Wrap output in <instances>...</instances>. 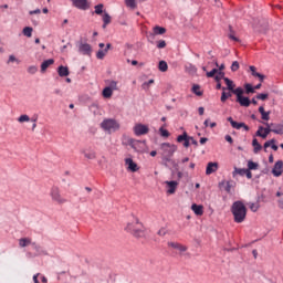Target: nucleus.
<instances>
[{
    "mask_svg": "<svg viewBox=\"0 0 283 283\" xmlns=\"http://www.w3.org/2000/svg\"><path fill=\"white\" fill-rule=\"evenodd\" d=\"M224 78H227V77L224 76V72H223V71H218V72H217V75L214 76V81H216L217 83H220L221 81H224Z\"/></svg>",
    "mask_w": 283,
    "mask_h": 283,
    "instance_id": "c9c22d12",
    "label": "nucleus"
},
{
    "mask_svg": "<svg viewBox=\"0 0 283 283\" xmlns=\"http://www.w3.org/2000/svg\"><path fill=\"white\" fill-rule=\"evenodd\" d=\"M101 127L104 132H116V129L120 128V125L116 119L107 118L101 123Z\"/></svg>",
    "mask_w": 283,
    "mask_h": 283,
    "instance_id": "39448f33",
    "label": "nucleus"
},
{
    "mask_svg": "<svg viewBox=\"0 0 283 283\" xmlns=\"http://www.w3.org/2000/svg\"><path fill=\"white\" fill-rule=\"evenodd\" d=\"M198 112H199V116H203L205 115V107H199L198 108Z\"/></svg>",
    "mask_w": 283,
    "mask_h": 283,
    "instance_id": "69168bd1",
    "label": "nucleus"
},
{
    "mask_svg": "<svg viewBox=\"0 0 283 283\" xmlns=\"http://www.w3.org/2000/svg\"><path fill=\"white\" fill-rule=\"evenodd\" d=\"M261 118L262 120H270L271 119V112H264V113H261Z\"/></svg>",
    "mask_w": 283,
    "mask_h": 283,
    "instance_id": "09e8293b",
    "label": "nucleus"
},
{
    "mask_svg": "<svg viewBox=\"0 0 283 283\" xmlns=\"http://www.w3.org/2000/svg\"><path fill=\"white\" fill-rule=\"evenodd\" d=\"M231 213L234 218V222L242 224V222L247 220V206L240 200L234 201L231 206Z\"/></svg>",
    "mask_w": 283,
    "mask_h": 283,
    "instance_id": "f257e3e1",
    "label": "nucleus"
},
{
    "mask_svg": "<svg viewBox=\"0 0 283 283\" xmlns=\"http://www.w3.org/2000/svg\"><path fill=\"white\" fill-rule=\"evenodd\" d=\"M216 90H223V92H226L227 87H222V83L217 82Z\"/></svg>",
    "mask_w": 283,
    "mask_h": 283,
    "instance_id": "e2e57ef3",
    "label": "nucleus"
},
{
    "mask_svg": "<svg viewBox=\"0 0 283 283\" xmlns=\"http://www.w3.org/2000/svg\"><path fill=\"white\" fill-rule=\"evenodd\" d=\"M125 164L127 165L129 171L136 172L138 170V164L132 158H126Z\"/></svg>",
    "mask_w": 283,
    "mask_h": 283,
    "instance_id": "aec40b11",
    "label": "nucleus"
},
{
    "mask_svg": "<svg viewBox=\"0 0 283 283\" xmlns=\"http://www.w3.org/2000/svg\"><path fill=\"white\" fill-rule=\"evenodd\" d=\"M258 101H266L269 98V93H260L256 95Z\"/></svg>",
    "mask_w": 283,
    "mask_h": 283,
    "instance_id": "de8ad7c7",
    "label": "nucleus"
},
{
    "mask_svg": "<svg viewBox=\"0 0 283 283\" xmlns=\"http://www.w3.org/2000/svg\"><path fill=\"white\" fill-rule=\"evenodd\" d=\"M32 32H33V29L32 27H25L23 30H22V34L24 36H28L30 39V36H32Z\"/></svg>",
    "mask_w": 283,
    "mask_h": 283,
    "instance_id": "58836bf2",
    "label": "nucleus"
},
{
    "mask_svg": "<svg viewBox=\"0 0 283 283\" xmlns=\"http://www.w3.org/2000/svg\"><path fill=\"white\" fill-rule=\"evenodd\" d=\"M167 185V193L170 196L176 193V189H178V181L171 180V181H166Z\"/></svg>",
    "mask_w": 283,
    "mask_h": 283,
    "instance_id": "dca6fc26",
    "label": "nucleus"
},
{
    "mask_svg": "<svg viewBox=\"0 0 283 283\" xmlns=\"http://www.w3.org/2000/svg\"><path fill=\"white\" fill-rule=\"evenodd\" d=\"M260 167V164L253 161V160H249L248 161V168L250 171H255L258 168Z\"/></svg>",
    "mask_w": 283,
    "mask_h": 283,
    "instance_id": "7c9ffc66",
    "label": "nucleus"
},
{
    "mask_svg": "<svg viewBox=\"0 0 283 283\" xmlns=\"http://www.w3.org/2000/svg\"><path fill=\"white\" fill-rule=\"evenodd\" d=\"M218 72H219L218 69H212L211 71L206 73V76L208 78H216V75L218 74Z\"/></svg>",
    "mask_w": 283,
    "mask_h": 283,
    "instance_id": "79ce46f5",
    "label": "nucleus"
},
{
    "mask_svg": "<svg viewBox=\"0 0 283 283\" xmlns=\"http://www.w3.org/2000/svg\"><path fill=\"white\" fill-rule=\"evenodd\" d=\"M135 136H145V134H149V127L144 124H137L134 127Z\"/></svg>",
    "mask_w": 283,
    "mask_h": 283,
    "instance_id": "9b49d317",
    "label": "nucleus"
},
{
    "mask_svg": "<svg viewBox=\"0 0 283 283\" xmlns=\"http://www.w3.org/2000/svg\"><path fill=\"white\" fill-rule=\"evenodd\" d=\"M50 65H54V59L44 60L41 64V72H45Z\"/></svg>",
    "mask_w": 283,
    "mask_h": 283,
    "instance_id": "a878e982",
    "label": "nucleus"
},
{
    "mask_svg": "<svg viewBox=\"0 0 283 283\" xmlns=\"http://www.w3.org/2000/svg\"><path fill=\"white\" fill-rule=\"evenodd\" d=\"M78 52L83 54V56H92V45L87 42H78Z\"/></svg>",
    "mask_w": 283,
    "mask_h": 283,
    "instance_id": "0eeeda50",
    "label": "nucleus"
},
{
    "mask_svg": "<svg viewBox=\"0 0 283 283\" xmlns=\"http://www.w3.org/2000/svg\"><path fill=\"white\" fill-rule=\"evenodd\" d=\"M250 72H251L252 76H258L256 74H260V73H258L255 66H250Z\"/></svg>",
    "mask_w": 283,
    "mask_h": 283,
    "instance_id": "4d7b16f0",
    "label": "nucleus"
},
{
    "mask_svg": "<svg viewBox=\"0 0 283 283\" xmlns=\"http://www.w3.org/2000/svg\"><path fill=\"white\" fill-rule=\"evenodd\" d=\"M252 147H253L254 154H260V151H262V144L258 142V138H253Z\"/></svg>",
    "mask_w": 283,
    "mask_h": 283,
    "instance_id": "393cba45",
    "label": "nucleus"
},
{
    "mask_svg": "<svg viewBox=\"0 0 283 283\" xmlns=\"http://www.w3.org/2000/svg\"><path fill=\"white\" fill-rule=\"evenodd\" d=\"M160 149L163 151V160L165 163H171V158L174 157V154H176L178 147L174 144L163 143Z\"/></svg>",
    "mask_w": 283,
    "mask_h": 283,
    "instance_id": "f03ea898",
    "label": "nucleus"
},
{
    "mask_svg": "<svg viewBox=\"0 0 283 283\" xmlns=\"http://www.w3.org/2000/svg\"><path fill=\"white\" fill-rule=\"evenodd\" d=\"M228 123H230L231 127L233 129H244V132H249V126L244 122H235L233 117L227 118Z\"/></svg>",
    "mask_w": 283,
    "mask_h": 283,
    "instance_id": "1a4fd4ad",
    "label": "nucleus"
},
{
    "mask_svg": "<svg viewBox=\"0 0 283 283\" xmlns=\"http://www.w3.org/2000/svg\"><path fill=\"white\" fill-rule=\"evenodd\" d=\"M224 139L227 140V143H230V145H233V137H231V135H226Z\"/></svg>",
    "mask_w": 283,
    "mask_h": 283,
    "instance_id": "13d9d810",
    "label": "nucleus"
},
{
    "mask_svg": "<svg viewBox=\"0 0 283 283\" xmlns=\"http://www.w3.org/2000/svg\"><path fill=\"white\" fill-rule=\"evenodd\" d=\"M57 74H59V76H61V78H63L65 76H70V69L67 66L60 65L57 67Z\"/></svg>",
    "mask_w": 283,
    "mask_h": 283,
    "instance_id": "5701e85b",
    "label": "nucleus"
},
{
    "mask_svg": "<svg viewBox=\"0 0 283 283\" xmlns=\"http://www.w3.org/2000/svg\"><path fill=\"white\" fill-rule=\"evenodd\" d=\"M244 94H255V88H254L253 84H251V83L244 84Z\"/></svg>",
    "mask_w": 283,
    "mask_h": 283,
    "instance_id": "cd10ccee",
    "label": "nucleus"
},
{
    "mask_svg": "<svg viewBox=\"0 0 283 283\" xmlns=\"http://www.w3.org/2000/svg\"><path fill=\"white\" fill-rule=\"evenodd\" d=\"M81 154H83L87 160H94V158H96V151L92 150V148L82 149Z\"/></svg>",
    "mask_w": 283,
    "mask_h": 283,
    "instance_id": "412c9836",
    "label": "nucleus"
},
{
    "mask_svg": "<svg viewBox=\"0 0 283 283\" xmlns=\"http://www.w3.org/2000/svg\"><path fill=\"white\" fill-rule=\"evenodd\" d=\"M150 85H154V80H149L148 82H144L142 84V90H145V92H147L149 90Z\"/></svg>",
    "mask_w": 283,
    "mask_h": 283,
    "instance_id": "37998d69",
    "label": "nucleus"
},
{
    "mask_svg": "<svg viewBox=\"0 0 283 283\" xmlns=\"http://www.w3.org/2000/svg\"><path fill=\"white\" fill-rule=\"evenodd\" d=\"M271 127H272V133L273 134H279L280 136H282V134H283V122H281V123H271Z\"/></svg>",
    "mask_w": 283,
    "mask_h": 283,
    "instance_id": "a211bd4d",
    "label": "nucleus"
},
{
    "mask_svg": "<svg viewBox=\"0 0 283 283\" xmlns=\"http://www.w3.org/2000/svg\"><path fill=\"white\" fill-rule=\"evenodd\" d=\"M228 36L231 39V41H235L237 43L240 42V39L231 33Z\"/></svg>",
    "mask_w": 283,
    "mask_h": 283,
    "instance_id": "052dcab7",
    "label": "nucleus"
},
{
    "mask_svg": "<svg viewBox=\"0 0 283 283\" xmlns=\"http://www.w3.org/2000/svg\"><path fill=\"white\" fill-rule=\"evenodd\" d=\"M29 14L30 15H32V14H41V9L31 10V11H29Z\"/></svg>",
    "mask_w": 283,
    "mask_h": 283,
    "instance_id": "680f3d73",
    "label": "nucleus"
},
{
    "mask_svg": "<svg viewBox=\"0 0 283 283\" xmlns=\"http://www.w3.org/2000/svg\"><path fill=\"white\" fill-rule=\"evenodd\" d=\"M128 8H136V0H125Z\"/></svg>",
    "mask_w": 283,
    "mask_h": 283,
    "instance_id": "603ef678",
    "label": "nucleus"
},
{
    "mask_svg": "<svg viewBox=\"0 0 283 283\" xmlns=\"http://www.w3.org/2000/svg\"><path fill=\"white\" fill-rule=\"evenodd\" d=\"M191 210L193 211V213L196 216H202V213H205V208L201 205H198V203H193L191 206Z\"/></svg>",
    "mask_w": 283,
    "mask_h": 283,
    "instance_id": "b1692460",
    "label": "nucleus"
},
{
    "mask_svg": "<svg viewBox=\"0 0 283 283\" xmlns=\"http://www.w3.org/2000/svg\"><path fill=\"white\" fill-rule=\"evenodd\" d=\"M114 94V91L109 88L108 86L104 87L102 95L104 98H112V95Z\"/></svg>",
    "mask_w": 283,
    "mask_h": 283,
    "instance_id": "c85d7f7f",
    "label": "nucleus"
},
{
    "mask_svg": "<svg viewBox=\"0 0 283 283\" xmlns=\"http://www.w3.org/2000/svg\"><path fill=\"white\" fill-rule=\"evenodd\" d=\"M126 231H132L135 238H143L145 235V232H143V230L132 228V223L127 224Z\"/></svg>",
    "mask_w": 283,
    "mask_h": 283,
    "instance_id": "6ab92c4d",
    "label": "nucleus"
},
{
    "mask_svg": "<svg viewBox=\"0 0 283 283\" xmlns=\"http://www.w3.org/2000/svg\"><path fill=\"white\" fill-rule=\"evenodd\" d=\"M186 72H188V74H196V72H198V69H196V66L193 64H186Z\"/></svg>",
    "mask_w": 283,
    "mask_h": 283,
    "instance_id": "f704fd0d",
    "label": "nucleus"
},
{
    "mask_svg": "<svg viewBox=\"0 0 283 283\" xmlns=\"http://www.w3.org/2000/svg\"><path fill=\"white\" fill-rule=\"evenodd\" d=\"M277 205H279V209H282L283 210V198H280L277 200Z\"/></svg>",
    "mask_w": 283,
    "mask_h": 283,
    "instance_id": "0e129e2a",
    "label": "nucleus"
},
{
    "mask_svg": "<svg viewBox=\"0 0 283 283\" xmlns=\"http://www.w3.org/2000/svg\"><path fill=\"white\" fill-rule=\"evenodd\" d=\"M168 247H170L171 249H176L177 251H180V253H185V251H187V247L178 243V242H168Z\"/></svg>",
    "mask_w": 283,
    "mask_h": 283,
    "instance_id": "4be33fe9",
    "label": "nucleus"
},
{
    "mask_svg": "<svg viewBox=\"0 0 283 283\" xmlns=\"http://www.w3.org/2000/svg\"><path fill=\"white\" fill-rule=\"evenodd\" d=\"M273 143H275V139H270V140L265 142L263 145L264 151H266V149H269V147H271V145H273Z\"/></svg>",
    "mask_w": 283,
    "mask_h": 283,
    "instance_id": "864d4df0",
    "label": "nucleus"
},
{
    "mask_svg": "<svg viewBox=\"0 0 283 283\" xmlns=\"http://www.w3.org/2000/svg\"><path fill=\"white\" fill-rule=\"evenodd\" d=\"M219 189L221 191H226L228 193H231V189H235V181L233 180H222L219 182Z\"/></svg>",
    "mask_w": 283,
    "mask_h": 283,
    "instance_id": "6e6552de",
    "label": "nucleus"
},
{
    "mask_svg": "<svg viewBox=\"0 0 283 283\" xmlns=\"http://www.w3.org/2000/svg\"><path fill=\"white\" fill-rule=\"evenodd\" d=\"M192 92L196 94V96H202V91H200V85L198 84L192 85Z\"/></svg>",
    "mask_w": 283,
    "mask_h": 283,
    "instance_id": "a19ab883",
    "label": "nucleus"
},
{
    "mask_svg": "<svg viewBox=\"0 0 283 283\" xmlns=\"http://www.w3.org/2000/svg\"><path fill=\"white\" fill-rule=\"evenodd\" d=\"M51 197H52V200H54L59 205H63V203L67 202V200H65L63 197H61V192L59 191V188H56V187H53L51 189Z\"/></svg>",
    "mask_w": 283,
    "mask_h": 283,
    "instance_id": "9d476101",
    "label": "nucleus"
},
{
    "mask_svg": "<svg viewBox=\"0 0 283 283\" xmlns=\"http://www.w3.org/2000/svg\"><path fill=\"white\" fill-rule=\"evenodd\" d=\"M191 136L187 134V132H184L181 135L177 137V143H184V147H189L191 145Z\"/></svg>",
    "mask_w": 283,
    "mask_h": 283,
    "instance_id": "ddd939ff",
    "label": "nucleus"
},
{
    "mask_svg": "<svg viewBox=\"0 0 283 283\" xmlns=\"http://www.w3.org/2000/svg\"><path fill=\"white\" fill-rule=\"evenodd\" d=\"M255 77L259 78L260 83H264V78H265L264 74L259 73V74H256Z\"/></svg>",
    "mask_w": 283,
    "mask_h": 283,
    "instance_id": "bf43d9fd",
    "label": "nucleus"
},
{
    "mask_svg": "<svg viewBox=\"0 0 283 283\" xmlns=\"http://www.w3.org/2000/svg\"><path fill=\"white\" fill-rule=\"evenodd\" d=\"M234 96L237 97L235 102L239 103L241 107L251 106V98L244 96V88L237 90Z\"/></svg>",
    "mask_w": 283,
    "mask_h": 283,
    "instance_id": "20e7f679",
    "label": "nucleus"
},
{
    "mask_svg": "<svg viewBox=\"0 0 283 283\" xmlns=\"http://www.w3.org/2000/svg\"><path fill=\"white\" fill-rule=\"evenodd\" d=\"M107 87H109V90H112L114 92V91L118 90V82L108 81V86Z\"/></svg>",
    "mask_w": 283,
    "mask_h": 283,
    "instance_id": "c03bdc74",
    "label": "nucleus"
},
{
    "mask_svg": "<svg viewBox=\"0 0 283 283\" xmlns=\"http://www.w3.org/2000/svg\"><path fill=\"white\" fill-rule=\"evenodd\" d=\"M18 122H19V123H30V116H28L27 114H23V115H21V116L18 118Z\"/></svg>",
    "mask_w": 283,
    "mask_h": 283,
    "instance_id": "a18cd8bd",
    "label": "nucleus"
},
{
    "mask_svg": "<svg viewBox=\"0 0 283 283\" xmlns=\"http://www.w3.org/2000/svg\"><path fill=\"white\" fill-rule=\"evenodd\" d=\"M224 83H226V85H227V88H226V90H228L229 92H231V94H234V96H235V92H237L238 90H242V86H239V87L235 88V84H234L233 81H232L231 78H229V77H224Z\"/></svg>",
    "mask_w": 283,
    "mask_h": 283,
    "instance_id": "4468645a",
    "label": "nucleus"
},
{
    "mask_svg": "<svg viewBox=\"0 0 283 283\" xmlns=\"http://www.w3.org/2000/svg\"><path fill=\"white\" fill-rule=\"evenodd\" d=\"M220 101H221V103H227V101H229L228 97H227V92L223 91L221 93Z\"/></svg>",
    "mask_w": 283,
    "mask_h": 283,
    "instance_id": "5fc2aeb1",
    "label": "nucleus"
},
{
    "mask_svg": "<svg viewBox=\"0 0 283 283\" xmlns=\"http://www.w3.org/2000/svg\"><path fill=\"white\" fill-rule=\"evenodd\" d=\"M156 48L158 50H165V48H167V42L165 40H159L156 42Z\"/></svg>",
    "mask_w": 283,
    "mask_h": 283,
    "instance_id": "ea45409f",
    "label": "nucleus"
},
{
    "mask_svg": "<svg viewBox=\"0 0 283 283\" xmlns=\"http://www.w3.org/2000/svg\"><path fill=\"white\" fill-rule=\"evenodd\" d=\"M158 70L159 72H167V70H169V65L167 64V62H165V60L159 61Z\"/></svg>",
    "mask_w": 283,
    "mask_h": 283,
    "instance_id": "c756f323",
    "label": "nucleus"
},
{
    "mask_svg": "<svg viewBox=\"0 0 283 283\" xmlns=\"http://www.w3.org/2000/svg\"><path fill=\"white\" fill-rule=\"evenodd\" d=\"M245 172L247 168L234 167V170L232 171V178H235V176H244Z\"/></svg>",
    "mask_w": 283,
    "mask_h": 283,
    "instance_id": "bb28decb",
    "label": "nucleus"
},
{
    "mask_svg": "<svg viewBox=\"0 0 283 283\" xmlns=\"http://www.w3.org/2000/svg\"><path fill=\"white\" fill-rule=\"evenodd\" d=\"M33 247H34L35 251H38L39 253H45L44 251H41V247L35 245L34 243H33Z\"/></svg>",
    "mask_w": 283,
    "mask_h": 283,
    "instance_id": "338daca9",
    "label": "nucleus"
},
{
    "mask_svg": "<svg viewBox=\"0 0 283 283\" xmlns=\"http://www.w3.org/2000/svg\"><path fill=\"white\" fill-rule=\"evenodd\" d=\"M159 134L163 138H169V130L165 129L164 127L159 128Z\"/></svg>",
    "mask_w": 283,
    "mask_h": 283,
    "instance_id": "49530a36",
    "label": "nucleus"
},
{
    "mask_svg": "<svg viewBox=\"0 0 283 283\" xmlns=\"http://www.w3.org/2000/svg\"><path fill=\"white\" fill-rule=\"evenodd\" d=\"M128 143H129V146L133 149H135V151H140V149H138V145H139L140 140L129 139Z\"/></svg>",
    "mask_w": 283,
    "mask_h": 283,
    "instance_id": "473e14b6",
    "label": "nucleus"
},
{
    "mask_svg": "<svg viewBox=\"0 0 283 283\" xmlns=\"http://www.w3.org/2000/svg\"><path fill=\"white\" fill-rule=\"evenodd\" d=\"M218 163H213L210 161L208 163L207 167H206V176H211V174H216V171H218Z\"/></svg>",
    "mask_w": 283,
    "mask_h": 283,
    "instance_id": "2eb2a0df",
    "label": "nucleus"
},
{
    "mask_svg": "<svg viewBox=\"0 0 283 283\" xmlns=\"http://www.w3.org/2000/svg\"><path fill=\"white\" fill-rule=\"evenodd\" d=\"M105 54H107V50L99 49L96 53V59L103 61L105 59Z\"/></svg>",
    "mask_w": 283,
    "mask_h": 283,
    "instance_id": "e433bc0d",
    "label": "nucleus"
},
{
    "mask_svg": "<svg viewBox=\"0 0 283 283\" xmlns=\"http://www.w3.org/2000/svg\"><path fill=\"white\" fill-rule=\"evenodd\" d=\"M264 126H259V129L255 133V136H259V138H266L271 132H273V127L271 126V123H263Z\"/></svg>",
    "mask_w": 283,
    "mask_h": 283,
    "instance_id": "423d86ee",
    "label": "nucleus"
},
{
    "mask_svg": "<svg viewBox=\"0 0 283 283\" xmlns=\"http://www.w3.org/2000/svg\"><path fill=\"white\" fill-rule=\"evenodd\" d=\"M283 169V161L282 160H277L273 168H272V174L275 178H280V176H282V170Z\"/></svg>",
    "mask_w": 283,
    "mask_h": 283,
    "instance_id": "f8f14e48",
    "label": "nucleus"
},
{
    "mask_svg": "<svg viewBox=\"0 0 283 283\" xmlns=\"http://www.w3.org/2000/svg\"><path fill=\"white\" fill-rule=\"evenodd\" d=\"M104 8H105V6L103 3H99V4L95 6L94 7V10H95L94 13L98 14V15L105 14L104 11H103Z\"/></svg>",
    "mask_w": 283,
    "mask_h": 283,
    "instance_id": "72a5a7b5",
    "label": "nucleus"
},
{
    "mask_svg": "<svg viewBox=\"0 0 283 283\" xmlns=\"http://www.w3.org/2000/svg\"><path fill=\"white\" fill-rule=\"evenodd\" d=\"M33 282L34 283H41V282H39V273L33 275Z\"/></svg>",
    "mask_w": 283,
    "mask_h": 283,
    "instance_id": "774afa93",
    "label": "nucleus"
},
{
    "mask_svg": "<svg viewBox=\"0 0 283 283\" xmlns=\"http://www.w3.org/2000/svg\"><path fill=\"white\" fill-rule=\"evenodd\" d=\"M102 19H103V23H105V25H109V23H112V15H109V13H107V11H104Z\"/></svg>",
    "mask_w": 283,
    "mask_h": 283,
    "instance_id": "2f4dec72",
    "label": "nucleus"
},
{
    "mask_svg": "<svg viewBox=\"0 0 283 283\" xmlns=\"http://www.w3.org/2000/svg\"><path fill=\"white\" fill-rule=\"evenodd\" d=\"M239 70H240V63H238V61L232 62L231 71L238 72Z\"/></svg>",
    "mask_w": 283,
    "mask_h": 283,
    "instance_id": "8fccbe9b",
    "label": "nucleus"
},
{
    "mask_svg": "<svg viewBox=\"0 0 283 283\" xmlns=\"http://www.w3.org/2000/svg\"><path fill=\"white\" fill-rule=\"evenodd\" d=\"M36 72H39V67L31 65L28 67V73L29 74H36Z\"/></svg>",
    "mask_w": 283,
    "mask_h": 283,
    "instance_id": "3c124183",
    "label": "nucleus"
},
{
    "mask_svg": "<svg viewBox=\"0 0 283 283\" xmlns=\"http://www.w3.org/2000/svg\"><path fill=\"white\" fill-rule=\"evenodd\" d=\"M244 176H247L248 180H251V178H253V174H252L251 170L248 169V168L245 169Z\"/></svg>",
    "mask_w": 283,
    "mask_h": 283,
    "instance_id": "6e6d98bb",
    "label": "nucleus"
},
{
    "mask_svg": "<svg viewBox=\"0 0 283 283\" xmlns=\"http://www.w3.org/2000/svg\"><path fill=\"white\" fill-rule=\"evenodd\" d=\"M77 10H87V0H71Z\"/></svg>",
    "mask_w": 283,
    "mask_h": 283,
    "instance_id": "f3484780",
    "label": "nucleus"
},
{
    "mask_svg": "<svg viewBox=\"0 0 283 283\" xmlns=\"http://www.w3.org/2000/svg\"><path fill=\"white\" fill-rule=\"evenodd\" d=\"M31 243H32V241L28 238H22L19 240V244L21 248H25V247H28V244H31Z\"/></svg>",
    "mask_w": 283,
    "mask_h": 283,
    "instance_id": "4c0bfd02",
    "label": "nucleus"
},
{
    "mask_svg": "<svg viewBox=\"0 0 283 283\" xmlns=\"http://www.w3.org/2000/svg\"><path fill=\"white\" fill-rule=\"evenodd\" d=\"M167 32V29L165 27L156 25L153 28V32L147 33L146 39L151 45L156 43V36L163 35Z\"/></svg>",
    "mask_w": 283,
    "mask_h": 283,
    "instance_id": "7ed1b4c3",
    "label": "nucleus"
}]
</instances>
